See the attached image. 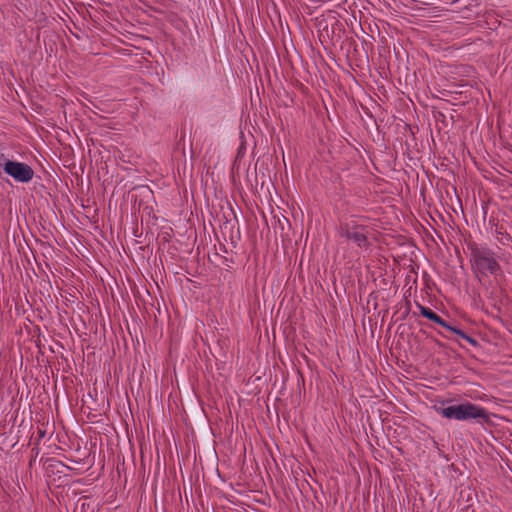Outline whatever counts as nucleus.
Segmentation results:
<instances>
[{"label": "nucleus", "instance_id": "obj_1", "mask_svg": "<svg viewBox=\"0 0 512 512\" xmlns=\"http://www.w3.org/2000/svg\"><path fill=\"white\" fill-rule=\"evenodd\" d=\"M451 402L452 400L450 399L441 400L434 405V410L438 415L449 420H475L479 423H484L489 420V414L487 410L480 405L465 401L460 404L446 406Z\"/></svg>", "mask_w": 512, "mask_h": 512}, {"label": "nucleus", "instance_id": "obj_2", "mask_svg": "<svg viewBox=\"0 0 512 512\" xmlns=\"http://www.w3.org/2000/svg\"><path fill=\"white\" fill-rule=\"evenodd\" d=\"M338 234L355 243L359 248L367 249L369 241L367 238L368 228L358 223L355 216L343 218L339 222Z\"/></svg>", "mask_w": 512, "mask_h": 512}, {"label": "nucleus", "instance_id": "obj_3", "mask_svg": "<svg viewBox=\"0 0 512 512\" xmlns=\"http://www.w3.org/2000/svg\"><path fill=\"white\" fill-rule=\"evenodd\" d=\"M471 262L474 270L482 276L495 275L500 271L495 253L489 248H474L471 252Z\"/></svg>", "mask_w": 512, "mask_h": 512}, {"label": "nucleus", "instance_id": "obj_4", "mask_svg": "<svg viewBox=\"0 0 512 512\" xmlns=\"http://www.w3.org/2000/svg\"><path fill=\"white\" fill-rule=\"evenodd\" d=\"M7 165L4 172L15 181L27 183L32 180L34 171L28 164L12 160L11 163H7Z\"/></svg>", "mask_w": 512, "mask_h": 512}, {"label": "nucleus", "instance_id": "obj_5", "mask_svg": "<svg viewBox=\"0 0 512 512\" xmlns=\"http://www.w3.org/2000/svg\"><path fill=\"white\" fill-rule=\"evenodd\" d=\"M312 29H316V32H341L344 31L342 27V23L336 19L333 15L328 16H317L314 19V27Z\"/></svg>", "mask_w": 512, "mask_h": 512}, {"label": "nucleus", "instance_id": "obj_6", "mask_svg": "<svg viewBox=\"0 0 512 512\" xmlns=\"http://www.w3.org/2000/svg\"><path fill=\"white\" fill-rule=\"evenodd\" d=\"M11 150L5 146L0 144V170H5L7 168V163H11L12 161Z\"/></svg>", "mask_w": 512, "mask_h": 512}, {"label": "nucleus", "instance_id": "obj_7", "mask_svg": "<svg viewBox=\"0 0 512 512\" xmlns=\"http://www.w3.org/2000/svg\"><path fill=\"white\" fill-rule=\"evenodd\" d=\"M448 331H450V332L456 334L457 336H459L460 338L466 340L472 346H478V341L475 338L466 334L463 330L458 329L457 327H454V326H450Z\"/></svg>", "mask_w": 512, "mask_h": 512}, {"label": "nucleus", "instance_id": "obj_8", "mask_svg": "<svg viewBox=\"0 0 512 512\" xmlns=\"http://www.w3.org/2000/svg\"><path fill=\"white\" fill-rule=\"evenodd\" d=\"M417 307L419 308L420 314L431 321L434 319L435 315H437V313L426 306L417 304Z\"/></svg>", "mask_w": 512, "mask_h": 512}, {"label": "nucleus", "instance_id": "obj_9", "mask_svg": "<svg viewBox=\"0 0 512 512\" xmlns=\"http://www.w3.org/2000/svg\"><path fill=\"white\" fill-rule=\"evenodd\" d=\"M432 321L439 324L440 326H442L443 328H445L447 330L451 326L448 322H446L444 319H442L438 314L435 315V317H434V319H432Z\"/></svg>", "mask_w": 512, "mask_h": 512}, {"label": "nucleus", "instance_id": "obj_10", "mask_svg": "<svg viewBox=\"0 0 512 512\" xmlns=\"http://www.w3.org/2000/svg\"><path fill=\"white\" fill-rule=\"evenodd\" d=\"M330 34H318L319 42L323 45L325 49H327V44L329 42Z\"/></svg>", "mask_w": 512, "mask_h": 512}, {"label": "nucleus", "instance_id": "obj_11", "mask_svg": "<svg viewBox=\"0 0 512 512\" xmlns=\"http://www.w3.org/2000/svg\"><path fill=\"white\" fill-rule=\"evenodd\" d=\"M45 435V432L44 431H39V436L40 437H43Z\"/></svg>", "mask_w": 512, "mask_h": 512}, {"label": "nucleus", "instance_id": "obj_12", "mask_svg": "<svg viewBox=\"0 0 512 512\" xmlns=\"http://www.w3.org/2000/svg\"><path fill=\"white\" fill-rule=\"evenodd\" d=\"M73 36H75V38H77V39H80V34H78V33L73 34Z\"/></svg>", "mask_w": 512, "mask_h": 512}]
</instances>
